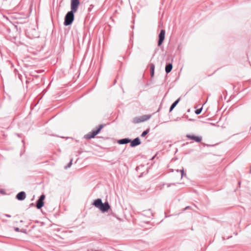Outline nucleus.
Segmentation results:
<instances>
[{"label":"nucleus","instance_id":"nucleus-1","mask_svg":"<svg viewBox=\"0 0 251 251\" xmlns=\"http://www.w3.org/2000/svg\"><path fill=\"white\" fill-rule=\"evenodd\" d=\"M93 204L102 212L107 211L110 208V206L108 202H105L104 203H102V200L100 199H97L95 200L94 201Z\"/></svg>","mask_w":251,"mask_h":251},{"label":"nucleus","instance_id":"nucleus-2","mask_svg":"<svg viewBox=\"0 0 251 251\" xmlns=\"http://www.w3.org/2000/svg\"><path fill=\"white\" fill-rule=\"evenodd\" d=\"M75 12L71 10L65 16L64 25L68 26L71 25L74 20V13Z\"/></svg>","mask_w":251,"mask_h":251},{"label":"nucleus","instance_id":"nucleus-3","mask_svg":"<svg viewBox=\"0 0 251 251\" xmlns=\"http://www.w3.org/2000/svg\"><path fill=\"white\" fill-rule=\"evenodd\" d=\"M152 115L148 114L144 115L141 116L135 117L133 118L132 122L134 124H139L142 122H145L150 119Z\"/></svg>","mask_w":251,"mask_h":251},{"label":"nucleus","instance_id":"nucleus-4","mask_svg":"<svg viewBox=\"0 0 251 251\" xmlns=\"http://www.w3.org/2000/svg\"><path fill=\"white\" fill-rule=\"evenodd\" d=\"M103 126V125H100L97 129L93 130L91 132H90L88 134L85 135L84 138L87 139H90L94 138L100 131Z\"/></svg>","mask_w":251,"mask_h":251},{"label":"nucleus","instance_id":"nucleus-5","mask_svg":"<svg viewBox=\"0 0 251 251\" xmlns=\"http://www.w3.org/2000/svg\"><path fill=\"white\" fill-rule=\"evenodd\" d=\"M45 196L42 194L40 196L39 199L36 202V207L37 209H41L44 205V200H45Z\"/></svg>","mask_w":251,"mask_h":251},{"label":"nucleus","instance_id":"nucleus-6","mask_svg":"<svg viewBox=\"0 0 251 251\" xmlns=\"http://www.w3.org/2000/svg\"><path fill=\"white\" fill-rule=\"evenodd\" d=\"M79 4V0H71V10L76 12L77 10Z\"/></svg>","mask_w":251,"mask_h":251},{"label":"nucleus","instance_id":"nucleus-7","mask_svg":"<svg viewBox=\"0 0 251 251\" xmlns=\"http://www.w3.org/2000/svg\"><path fill=\"white\" fill-rule=\"evenodd\" d=\"M165 35V30L161 29L159 34V39L158 41V46H160L163 43Z\"/></svg>","mask_w":251,"mask_h":251},{"label":"nucleus","instance_id":"nucleus-8","mask_svg":"<svg viewBox=\"0 0 251 251\" xmlns=\"http://www.w3.org/2000/svg\"><path fill=\"white\" fill-rule=\"evenodd\" d=\"M186 137L188 138H189L191 140H194L196 142H201L202 140V137L201 136H197L194 135H191V134H187Z\"/></svg>","mask_w":251,"mask_h":251},{"label":"nucleus","instance_id":"nucleus-9","mask_svg":"<svg viewBox=\"0 0 251 251\" xmlns=\"http://www.w3.org/2000/svg\"><path fill=\"white\" fill-rule=\"evenodd\" d=\"M130 143V147H135L141 144V141L139 137H137L134 139L133 140H131Z\"/></svg>","mask_w":251,"mask_h":251},{"label":"nucleus","instance_id":"nucleus-10","mask_svg":"<svg viewBox=\"0 0 251 251\" xmlns=\"http://www.w3.org/2000/svg\"><path fill=\"white\" fill-rule=\"evenodd\" d=\"M26 197V194L25 193L24 191H21L19 192L17 195H16V199L19 201H23L25 199Z\"/></svg>","mask_w":251,"mask_h":251},{"label":"nucleus","instance_id":"nucleus-11","mask_svg":"<svg viewBox=\"0 0 251 251\" xmlns=\"http://www.w3.org/2000/svg\"><path fill=\"white\" fill-rule=\"evenodd\" d=\"M131 142V140L129 138H123L120 140H118L117 143L119 144L123 145L127 144Z\"/></svg>","mask_w":251,"mask_h":251},{"label":"nucleus","instance_id":"nucleus-12","mask_svg":"<svg viewBox=\"0 0 251 251\" xmlns=\"http://www.w3.org/2000/svg\"><path fill=\"white\" fill-rule=\"evenodd\" d=\"M173 69V65L172 63H168L166 64L165 67V72L167 74L171 72Z\"/></svg>","mask_w":251,"mask_h":251},{"label":"nucleus","instance_id":"nucleus-13","mask_svg":"<svg viewBox=\"0 0 251 251\" xmlns=\"http://www.w3.org/2000/svg\"><path fill=\"white\" fill-rule=\"evenodd\" d=\"M142 214L143 215L146 216L149 218H150L153 216V214L150 209H148L147 210L144 211Z\"/></svg>","mask_w":251,"mask_h":251},{"label":"nucleus","instance_id":"nucleus-14","mask_svg":"<svg viewBox=\"0 0 251 251\" xmlns=\"http://www.w3.org/2000/svg\"><path fill=\"white\" fill-rule=\"evenodd\" d=\"M180 100V98L176 100L175 102H174L171 106L170 107L169 110H173L174 108L176 107V106L178 104Z\"/></svg>","mask_w":251,"mask_h":251},{"label":"nucleus","instance_id":"nucleus-15","mask_svg":"<svg viewBox=\"0 0 251 251\" xmlns=\"http://www.w3.org/2000/svg\"><path fill=\"white\" fill-rule=\"evenodd\" d=\"M154 69H155V65L153 64H151L150 71H151V77L153 76V75H154Z\"/></svg>","mask_w":251,"mask_h":251},{"label":"nucleus","instance_id":"nucleus-16","mask_svg":"<svg viewBox=\"0 0 251 251\" xmlns=\"http://www.w3.org/2000/svg\"><path fill=\"white\" fill-rule=\"evenodd\" d=\"M149 131L150 128H148L147 130L144 131L141 134V137H145L147 134L149 133Z\"/></svg>","mask_w":251,"mask_h":251},{"label":"nucleus","instance_id":"nucleus-17","mask_svg":"<svg viewBox=\"0 0 251 251\" xmlns=\"http://www.w3.org/2000/svg\"><path fill=\"white\" fill-rule=\"evenodd\" d=\"M195 110H202L203 106L201 105V104L198 105L195 107Z\"/></svg>","mask_w":251,"mask_h":251},{"label":"nucleus","instance_id":"nucleus-18","mask_svg":"<svg viewBox=\"0 0 251 251\" xmlns=\"http://www.w3.org/2000/svg\"><path fill=\"white\" fill-rule=\"evenodd\" d=\"M180 172H181V178H182L183 176H186V174L184 173L183 168H182L181 170H180Z\"/></svg>","mask_w":251,"mask_h":251},{"label":"nucleus","instance_id":"nucleus-19","mask_svg":"<svg viewBox=\"0 0 251 251\" xmlns=\"http://www.w3.org/2000/svg\"><path fill=\"white\" fill-rule=\"evenodd\" d=\"M72 161H73V159H72L71 160L70 162H69V163L68 164V165L65 167V169H67V168H70V167L71 166V165H72Z\"/></svg>","mask_w":251,"mask_h":251},{"label":"nucleus","instance_id":"nucleus-20","mask_svg":"<svg viewBox=\"0 0 251 251\" xmlns=\"http://www.w3.org/2000/svg\"><path fill=\"white\" fill-rule=\"evenodd\" d=\"M202 111H194L195 115H197L201 113Z\"/></svg>","mask_w":251,"mask_h":251},{"label":"nucleus","instance_id":"nucleus-21","mask_svg":"<svg viewBox=\"0 0 251 251\" xmlns=\"http://www.w3.org/2000/svg\"><path fill=\"white\" fill-rule=\"evenodd\" d=\"M14 229L16 231L19 232L20 231V228L19 227H15Z\"/></svg>","mask_w":251,"mask_h":251},{"label":"nucleus","instance_id":"nucleus-22","mask_svg":"<svg viewBox=\"0 0 251 251\" xmlns=\"http://www.w3.org/2000/svg\"><path fill=\"white\" fill-rule=\"evenodd\" d=\"M4 216H5V217H11V215H8V214H4Z\"/></svg>","mask_w":251,"mask_h":251},{"label":"nucleus","instance_id":"nucleus-23","mask_svg":"<svg viewBox=\"0 0 251 251\" xmlns=\"http://www.w3.org/2000/svg\"><path fill=\"white\" fill-rule=\"evenodd\" d=\"M171 184H167L168 187H169L171 186Z\"/></svg>","mask_w":251,"mask_h":251},{"label":"nucleus","instance_id":"nucleus-24","mask_svg":"<svg viewBox=\"0 0 251 251\" xmlns=\"http://www.w3.org/2000/svg\"><path fill=\"white\" fill-rule=\"evenodd\" d=\"M188 207H189L188 206H187V207H186L185 209H187V208H188Z\"/></svg>","mask_w":251,"mask_h":251},{"label":"nucleus","instance_id":"nucleus-25","mask_svg":"<svg viewBox=\"0 0 251 251\" xmlns=\"http://www.w3.org/2000/svg\"><path fill=\"white\" fill-rule=\"evenodd\" d=\"M250 173H251V169H250Z\"/></svg>","mask_w":251,"mask_h":251},{"label":"nucleus","instance_id":"nucleus-26","mask_svg":"<svg viewBox=\"0 0 251 251\" xmlns=\"http://www.w3.org/2000/svg\"><path fill=\"white\" fill-rule=\"evenodd\" d=\"M204 104H205V103H203L202 104V106H203V105H204Z\"/></svg>","mask_w":251,"mask_h":251},{"label":"nucleus","instance_id":"nucleus-27","mask_svg":"<svg viewBox=\"0 0 251 251\" xmlns=\"http://www.w3.org/2000/svg\"><path fill=\"white\" fill-rule=\"evenodd\" d=\"M204 104H205V103H203L202 104V106H203V105H204Z\"/></svg>","mask_w":251,"mask_h":251},{"label":"nucleus","instance_id":"nucleus-28","mask_svg":"<svg viewBox=\"0 0 251 251\" xmlns=\"http://www.w3.org/2000/svg\"><path fill=\"white\" fill-rule=\"evenodd\" d=\"M204 104H205V103H203L202 104V106H203V105H204Z\"/></svg>","mask_w":251,"mask_h":251}]
</instances>
